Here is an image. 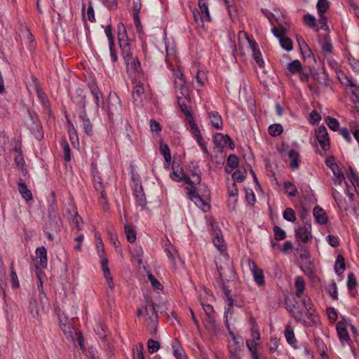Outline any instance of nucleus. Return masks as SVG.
<instances>
[{"mask_svg": "<svg viewBox=\"0 0 359 359\" xmlns=\"http://www.w3.org/2000/svg\"><path fill=\"white\" fill-rule=\"evenodd\" d=\"M216 264L224 292L225 301L228 304L224 315H226L229 312L232 313L231 309L233 306V299L231 296V290L225 284L227 282L233 281L236 278L233 262L227 254L221 253L217 258Z\"/></svg>", "mask_w": 359, "mask_h": 359, "instance_id": "1", "label": "nucleus"}, {"mask_svg": "<svg viewBox=\"0 0 359 359\" xmlns=\"http://www.w3.org/2000/svg\"><path fill=\"white\" fill-rule=\"evenodd\" d=\"M302 304L305 307L306 312L304 316V312L299 308V306H293L290 309L292 316L296 320L302 322L306 326L311 327L318 323L319 318L313 304L309 297H304L302 299Z\"/></svg>", "mask_w": 359, "mask_h": 359, "instance_id": "2", "label": "nucleus"}, {"mask_svg": "<svg viewBox=\"0 0 359 359\" xmlns=\"http://www.w3.org/2000/svg\"><path fill=\"white\" fill-rule=\"evenodd\" d=\"M145 325L151 334H155L157 330V315L154 304L151 299L146 298L144 304Z\"/></svg>", "mask_w": 359, "mask_h": 359, "instance_id": "3", "label": "nucleus"}, {"mask_svg": "<svg viewBox=\"0 0 359 359\" xmlns=\"http://www.w3.org/2000/svg\"><path fill=\"white\" fill-rule=\"evenodd\" d=\"M61 221L57 214L52 208L49 211L48 221L46 223L44 231L47 235V238L50 241L54 240V233H57L60 231Z\"/></svg>", "mask_w": 359, "mask_h": 359, "instance_id": "4", "label": "nucleus"}, {"mask_svg": "<svg viewBox=\"0 0 359 359\" xmlns=\"http://www.w3.org/2000/svg\"><path fill=\"white\" fill-rule=\"evenodd\" d=\"M231 339L228 341V351L229 359H241L243 342L240 336L230 332Z\"/></svg>", "mask_w": 359, "mask_h": 359, "instance_id": "5", "label": "nucleus"}, {"mask_svg": "<svg viewBox=\"0 0 359 359\" xmlns=\"http://www.w3.org/2000/svg\"><path fill=\"white\" fill-rule=\"evenodd\" d=\"M239 41H241L242 38L245 39L246 45L250 48L252 51V54L255 61L257 66L260 68H263L264 65V62L262 56V53L259 49L257 47V45L255 41L251 40L248 34L245 32H240L238 34Z\"/></svg>", "mask_w": 359, "mask_h": 359, "instance_id": "6", "label": "nucleus"}, {"mask_svg": "<svg viewBox=\"0 0 359 359\" xmlns=\"http://www.w3.org/2000/svg\"><path fill=\"white\" fill-rule=\"evenodd\" d=\"M348 327H350L352 332L355 333L356 328L347 320H340L336 325L337 334L343 346L350 345L351 338L348 332Z\"/></svg>", "mask_w": 359, "mask_h": 359, "instance_id": "7", "label": "nucleus"}, {"mask_svg": "<svg viewBox=\"0 0 359 359\" xmlns=\"http://www.w3.org/2000/svg\"><path fill=\"white\" fill-rule=\"evenodd\" d=\"M172 170H173L170 175V177L175 181L180 182L184 180L185 183L189 187H191L193 184H199L201 182V177L197 173H193L192 178L191 179L184 173L181 168H179L178 166L175 168L172 166Z\"/></svg>", "mask_w": 359, "mask_h": 359, "instance_id": "8", "label": "nucleus"}, {"mask_svg": "<svg viewBox=\"0 0 359 359\" xmlns=\"http://www.w3.org/2000/svg\"><path fill=\"white\" fill-rule=\"evenodd\" d=\"M271 32L273 35L278 39L279 43L283 49L287 51L292 50L293 45L292 40L286 36V29L285 27L283 26L280 27H273Z\"/></svg>", "mask_w": 359, "mask_h": 359, "instance_id": "9", "label": "nucleus"}, {"mask_svg": "<svg viewBox=\"0 0 359 359\" xmlns=\"http://www.w3.org/2000/svg\"><path fill=\"white\" fill-rule=\"evenodd\" d=\"M195 185L196 184H193L191 187H187L188 196L197 207L200 208L203 211H206L210 208L208 203L196 193Z\"/></svg>", "mask_w": 359, "mask_h": 359, "instance_id": "10", "label": "nucleus"}, {"mask_svg": "<svg viewBox=\"0 0 359 359\" xmlns=\"http://www.w3.org/2000/svg\"><path fill=\"white\" fill-rule=\"evenodd\" d=\"M133 83L132 96L133 102L137 105H142L143 104L144 100V89L143 84L140 81H137L136 79H134Z\"/></svg>", "mask_w": 359, "mask_h": 359, "instance_id": "11", "label": "nucleus"}, {"mask_svg": "<svg viewBox=\"0 0 359 359\" xmlns=\"http://www.w3.org/2000/svg\"><path fill=\"white\" fill-rule=\"evenodd\" d=\"M248 265L253 276L254 280L259 286L265 283L264 276L262 269L257 268L256 264L250 259L247 260Z\"/></svg>", "mask_w": 359, "mask_h": 359, "instance_id": "12", "label": "nucleus"}, {"mask_svg": "<svg viewBox=\"0 0 359 359\" xmlns=\"http://www.w3.org/2000/svg\"><path fill=\"white\" fill-rule=\"evenodd\" d=\"M295 236L297 240H301L304 243H307L311 238V225L306 223L303 226L295 229Z\"/></svg>", "mask_w": 359, "mask_h": 359, "instance_id": "13", "label": "nucleus"}, {"mask_svg": "<svg viewBox=\"0 0 359 359\" xmlns=\"http://www.w3.org/2000/svg\"><path fill=\"white\" fill-rule=\"evenodd\" d=\"M316 138L321 148L327 151L330 149V139L328 133L325 126H320L316 130Z\"/></svg>", "mask_w": 359, "mask_h": 359, "instance_id": "14", "label": "nucleus"}, {"mask_svg": "<svg viewBox=\"0 0 359 359\" xmlns=\"http://www.w3.org/2000/svg\"><path fill=\"white\" fill-rule=\"evenodd\" d=\"M177 89V98L186 100L188 102H191V97L189 93L188 88L186 86V81L182 77L180 79V82H175Z\"/></svg>", "mask_w": 359, "mask_h": 359, "instance_id": "15", "label": "nucleus"}, {"mask_svg": "<svg viewBox=\"0 0 359 359\" xmlns=\"http://www.w3.org/2000/svg\"><path fill=\"white\" fill-rule=\"evenodd\" d=\"M212 142L217 147L223 148L224 147H230L231 149L233 146L232 140L228 135L222 133H217L212 137Z\"/></svg>", "mask_w": 359, "mask_h": 359, "instance_id": "16", "label": "nucleus"}, {"mask_svg": "<svg viewBox=\"0 0 359 359\" xmlns=\"http://www.w3.org/2000/svg\"><path fill=\"white\" fill-rule=\"evenodd\" d=\"M125 63L130 75L134 74L135 77H139L142 74L140 62L137 57H133L131 60L125 62Z\"/></svg>", "mask_w": 359, "mask_h": 359, "instance_id": "17", "label": "nucleus"}, {"mask_svg": "<svg viewBox=\"0 0 359 359\" xmlns=\"http://www.w3.org/2000/svg\"><path fill=\"white\" fill-rule=\"evenodd\" d=\"M201 303L205 314L207 315V318L205 319V323H208L212 327H215V322L213 316L214 309L212 306L210 304L205 303L202 300H201Z\"/></svg>", "mask_w": 359, "mask_h": 359, "instance_id": "18", "label": "nucleus"}, {"mask_svg": "<svg viewBox=\"0 0 359 359\" xmlns=\"http://www.w3.org/2000/svg\"><path fill=\"white\" fill-rule=\"evenodd\" d=\"M228 194L230 197V200L229 201V206L230 208L233 210L236 207V204L237 202V196H238V189L236 183L233 182L231 185L228 186Z\"/></svg>", "mask_w": 359, "mask_h": 359, "instance_id": "19", "label": "nucleus"}, {"mask_svg": "<svg viewBox=\"0 0 359 359\" xmlns=\"http://www.w3.org/2000/svg\"><path fill=\"white\" fill-rule=\"evenodd\" d=\"M188 124L189 126L190 132L193 136V137L196 140L197 142H201L203 140V137L201 135V131L197 126L194 117L189 116V121H187Z\"/></svg>", "mask_w": 359, "mask_h": 359, "instance_id": "20", "label": "nucleus"}, {"mask_svg": "<svg viewBox=\"0 0 359 359\" xmlns=\"http://www.w3.org/2000/svg\"><path fill=\"white\" fill-rule=\"evenodd\" d=\"M212 243L217 249L221 252V253H224L226 250V245L224 244L223 237L221 235V231L219 230L214 231Z\"/></svg>", "mask_w": 359, "mask_h": 359, "instance_id": "21", "label": "nucleus"}, {"mask_svg": "<svg viewBox=\"0 0 359 359\" xmlns=\"http://www.w3.org/2000/svg\"><path fill=\"white\" fill-rule=\"evenodd\" d=\"M208 119L212 127L217 130L222 128V119L217 111H211L208 113Z\"/></svg>", "mask_w": 359, "mask_h": 359, "instance_id": "22", "label": "nucleus"}, {"mask_svg": "<svg viewBox=\"0 0 359 359\" xmlns=\"http://www.w3.org/2000/svg\"><path fill=\"white\" fill-rule=\"evenodd\" d=\"M60 326L67 339L74 340V328L71 326L67 319L63 322L60 316Z\"/></svg>", "mask_w": 359, "mask_h": 359, "instance_id": "23", "label": "nucleus"}, {"mask_svg": "<svg viewBox=\"0 0 359 359\" xmlns=\"http://www.w3.org/2000/svg\"><path fill=\"white\" fill-rule=\"evenodd\" d=\"M117 37L119 46L130 43L126 27L123 23H118L117 25Z\"/></svg>", "mask_w": 359, "mask_h": 359, "instance_id": "24", "label": "nucleus"}, {"mask_svg": "<svg viewBox=\"0 0 359 359\" xmlns=\"http://www.w3.org/2000/svg\"><path fill=\"white\" fill-rule=\"evenodd\" d=\"M313 216L316 219V221L320 224H325L328 221V217L321 208L316 206L313 209Z\"/></svg>", "mask_w": 359, "mask_h": 359, "instance_id": "25", "label": "nucleus"}, {"mask_svg": "<svg viewBox=\"0 0 359 359\" xmlns=\"http://www.w3.org/2000/svg\"><path fill=\"white\" fill-rule=\"evenodd\" d=\"M36 257L39 259V264L41 267L46 268L48 264L47 250L45 247L37 248L35 251Z\"/></svg>", "mask_w": 359, "mask_h": 359, "instance_id": "26", "label": "nucleus"}, {"mask_svg": "<svg viewBox=\"0 0 359 359\" xmlns=\"http://www.w3.org/2000/svg\"><path fill=\"white\" fill-rule=\"evenodd\" d=\"M121 103L118 98L111 99L108 105V111L110 116L119 114L121 111Z\"/></svg>", "mask_w": 359, "mask_h": 359, "instance_id": "27", "label": "nucleus"}, {"mask_svg": "<svg viewBox=\"0 0 359 359\" xmlns=\"http://www.w3.org/2000/svg\"><path fill=\"white\" fill-rule=\"evenodd\" d=\"M18 190L25 201H29L32 200L33 196L31 191L27 188V184L22 180L18 182Z\"/></svg>", "mask_w": 359, "mask_h": 359, "instance_id": "28", "label": "nucleus"}, {"mask_svg": "<svg viewBox=\"0 0 359 359\" xmlns=\"http://www.w3.org/2000/svg\"><path fill=\"white\" fill-rule=\"evenodd\" d=\"M332 196L335 201V202L337 203V205L339 208L341 210H347L349 208V205L347 202L344 201L341 198V194L337 191V190L333 189L332 190Z\"/></svg>", "mask_w": 359, "mask_h": 359, "instance_id": "29", "label": "nucleus"}, {"mask_svg": "<svg viewBox=\"0 0 359 359\" xmlns=\"http://www.w3.org/2000/svg\"><path fill=\"white\" fill-rule=\"evenodd\" d=\"M91 94L93 95L95 102L97 107H100L103 104V97L96 84L92 83L90 86Z\"/></svg>", "mask_w": 359, "mask_h": 359, "instance_id": "30", "label": "nucleus"}, {"mask_svg": "<svg viewBox=\"0 0 359 359\" xmlns=\"http://www.w3.org/2000/svg\"><path fill=\"white\" fill-rule=\"evenodd\" d=\"M120 48L121 50V55L125 62H128L131 60L133 57V53L131 50V43H126L120 45Z\"/></svg>", "mask_w": 359, "mask_h": 359, "instance_id": "31", "label": "nucleus"}, {"mask_svg": "<svg viewBox=\"0 0 359 359\" xmlns=\"http://www.w3.org/2000/svg\"><path fill=\"white\" fill-rule=\"evenodd\" d=\"M322 50L327 53L332 54L333 46L329 36H325L319 41Z\"/></svg>", "mask_w": 359, "mask_h": 359, "instance_id": "32", "label": "nucleus"}, {"mask_svg": "<svg viewBox=\"0 0 359 359\" xmlns=\"http://www.w3.org/2000/svg\"><path fill=\"white\" fill-rule=\"evenodd\" d=\"M294 287L296 289L295 295L297 297H301L304 289H305V281L303 277L297 276L294 280Z\"/></svg>", "mask_w": 359, "mask_h": 359, "instance_id": "33", "label": "nucleus"}, {"mask_svg": "<svg viewBox=\"0 0 359 359\" xmlns=\"http://www.w3.org/2000/svg\"><path fill=\"white\" fill-rule=\"evenodd\" d=\"M288 156L290 160V167L292 169H297L299 167V154L297 151L292 149L288 152Z\"/></svg>", "mask_w": 359, "mask_h": 359, "instance_id": "34", "label": "nucleus"}, {"mask_svg": "<svg viewBox=\"0 0 359 359\" xmlns=\"http://www.w3.org/2000/svg\"><path fill=\"white\" fill-rule=\"evenodd\" d=\"M198 7L200 9L199 12L201 14L202 18H205L206 21H210V16L207 4V0H198Z\"/></svg>", "mask_w": 359, "mask_h": 359, "instance_id": "35", "label": "nucleus"}, {"mask_svg": "<svg viewBox=\"0 0 359 359\" xmlns=\"http://www.w3.org/2000/svg\"><path fill=\"white\" fill-rule=\"evenodd\" d=\"M159 150L161 154L165 158V166L168 168L171 161V154L168 146L166 144H163V142H161L160 144Z\"/></svg>", "mask_w": 359, "mask_h": 359, "instance_id": "36", "label": "nucleus"}, {"mask_svg": "<svg viewBox=\"0 0 359 359\" xmlns=\"http://www.w3.org/2000/svg\"><path fill=\"white\" fill-rule=\"evenodd\" d=\"M338 79L340 83L346 88V90L350 88L355 83V81L348 77L346 74L341 72L338 74Z\"/></svg>", "mask_w": 359, "mask_h": 359, "instance_id": "37", "label": "nucleus"}, {"mask_svg": "<svg viewBox=\"0 0 359 359\" xmlns=\"http://www.w3.org/2000/svg\"><path fill=\"white\" fill-rule=\"evenodd\" d=\"M81 118L83 121V128L84 129L85 133L88 136H92L93 134V125L90 123L89 118L86 117L85 112L81 115Z\"/></svg>", "mask_w": 359, "mask_h": 359, "instance_id": "38", "label": "nucleus"}, {"mask_svg": "<svg viewBox=\"0 0 359 359\" xmlns=\"http://www.w3.org/2000/svg\"><path fill=\"white\" fill-rule=\"evenodd\" d=\"M346 92L351 95L350 98L353 103H359V86L356 83L347 89Z\"/></svg>", "mask_w": 359, "mask_h": 359, "instance_id": "39", "label": "nucleus"}, {"mask_svg": "<svg viewBox=\"0 0 359 359\" xmlns=\"http://www.w3.org/2000/svg\"><path fill=\"white\" fill-rule=\"evenodd\" d=\"M124 229L127 240L130 243H134L136 241V232L135 229L129 224H125Z\"/></svg>", "mask_w": 359, "mask_h": 359, "instance_id": "40", "label": "nucleus"}, {"mask_svg": "<svg viewBox=\"0 0 359 359\" xmlns=\"http://www.w3.org/2000/svg\"><path fill=\"white\" fill-rule=\"evenodd\" d=\"M345 269V261L341 255H339L337 257L334 264L335 272L338 274L342 273Z\"/></svg>", "mask_w": 359, "mask_h": 359, "instance_id": "41", "label": "nucleus"}, {"mask_svg": "<svg viewBox=\"0 0 359 359\" xmlns=\"http://www.w3.org/2000/svg\"><path fill=\"white\" fill-rule=\"evenodd\" d=\"M246 346L251 353V357L252 359H260V357L257 352V349L260 346V344H255L254 342L246 341Z\"/></svg>", "mask_w": 359, "mask_h": 359, "instance_id": "42", "label": "nucleus"}, {"mask_svg": "<svg viewBox=\"0 0 359 359\" xmlns=\"http://www.w3.org/2000/svg\"><path fill=\"white\" fill-rule=\"evenodd\" d=\"M84 11H85V7H84V6H83V8H82L83 17L86 18L87 16L88 20H90L91 22H95V12H94L93 5L90 2H89L88 6V8L86 11V14L85 13Z\"/></svg>", "mask_w": 359, "mask_h": 359, "instance_id": "43", "label": "nucleus"}, {"mask_svg": "<svg viewBox=\"0 0 359 359\" xmlns=\"http://www.w3.org/2000/svg\"><path fill=\"white\" fill-rule=\"evenodd\" d=\"M186 102L187 101L184 99H181L180 97L177 99V102L182 111L185 114L187 121H189V116H192V115L190 110L187 107Z\"/></svg>", "mask_w": 359, "mask_h": 359, "instance_id": "44", "label": "nucleus"}, {"mask_svg": "<svg viewBox=\"0 0 359 359\" xmlns=\"http://www.w3.org/2000/svg\"><path fill=\"white\" fill-rule=\"evenodd\" d=\"M60 144L64 153V159L66 161H69L71 160V150L67 141L62 140Z\"/></svg>", "mask_w": 359, "mask_h": 359, "instance_id": "45", "label": "nucleus"}, {"mask_svg": "<svg viewBox=\"0 0 359 359\" xmlns=\"http://www.w3.org/2000/svg\"><path fill=\"white\" fill-rule=\"evenodd\" d=\"M71 210H69L70 217H72L74 222L76 224L78 230H81V226L79 225L80 222L81 221V218L78 216L76 209L74 205H71Z\"/></svg>", "mask_w": 359, "mask_h": 359, "instance_id": "46", "label": "nucleus"}, {"mask_svg": "<svg viewBox=\"0 0 359 359\" xmlns=\"http://www.w3.org/2000/svg\"><path fill=\"white\" fill-rule=\"evenodd\" d=\"M37 96L43 104V107L50 111V104L49 102L46 99V96L45 93L42 91V90L39 88H36Z\"/></svg>", "mask_w": 359, "mask_h": 359, "instance_id": "47", "label": "nucleus"}, {"mask_svg": "<svg viewBox=\"0 0 359 359\" xmlns=\"http://www.w3.org/2000/svg\"><path fill=\"white\" fill-rule=\"evenodd\" d=\"M260 339V334L259 328L257 325H253L251 329V339H248L246 341L254 342L255 344H259L257 341Z\"/></svg>", "mask_w": 359, "mask_h": 359, "instance_id": "48", "label": "nucleus"}, {"mask_svg": "<svg viewBox=\"0 0 359 359\" xmlns=\"http://www.w3.org/2000/svg\"><path fill=\"white\" fill-rule=\"evenodd\" d=\"M283 130V127L280 124H272L268 128L269 133L274 137L280 135Z\"/></svg>", "mask_w": 359, "mask_h": 359, "instance_id": "49", "label": "nucleus"}, {"mask_svg": "<svg viewBox=\"0 0 359 359\" xmlns=\"http://www.w3.org/2000/svg\"><path fill=\"white\" fill-rule=\"evenodd\" d=\"M288 70L291 74L299 72L302 69V64L299 60H294L288 64Z\"/></svg>", "mask_w": 359, "mask_h": 359, "instance_id": "50", "label": "nucleus"}, {"mask_svg": "<svg viewBox=\"0 0 359 359\" xmlns=\"http://www.w3.org/2000/svg\"><path fill=\"white\" fill-rule=\"evenodd\" d=\"M325 120L326 124L331 130H332L333 131H337L339 130V123L336 118L327 116L325 118Z\"/></svg>", "mask_w": 359, "mask_h": 359, "instance_id": "51", "label": "nucleus"}, {"mask_svg": "<svg viewBox=\"0 0 359 359\" xmlns=\"http://www.w3.org/2000/svg\"><path fill=\"white\" fill-rule=\"evenodd\" d=\"M283 217L285 220L291 222H294L297 219L294 211L290 208H287L285 210Z\"/></svg>", "mask_w": 359, "mask_h": 359, "instance_id": "52", "label": "nucleus"}, {"mask_svg": "<svg viewBox=\"0 0 359 359\" xmlns=\"http://www.w3.org/2000/svg\"><path fill=\"white\" fill-rule=\"evenodd\" d=\"M193 15L194 18V21L196 24V26L198 27L203 28L204 27V22L206 21V20L203 18H202L201 14L198 11H193Z\"/></svg>", "mask_w": 359, "mask_h": 359, "instance_id": "53", "label": "nucleus"}, {"mask_svg": "<svg viewBox=\"0 0 359 359\" xmlns=\"http://www.w3.org/2000/svg\"><path fill=\"white\" fill-rule=\"evenodd\" d=\"M273 233L275 239L277 241L284 240L286 237V233L283 229L278 226H273Z\"/></svg>", "mask_w": 359, "mask_h": 359, "instance_id": "54", "label": "nucleus"}, {"mask_svg": "<svg viewBox=\"0 0 359 359\" xmlns=\"http://www.w3.org/2000/svg\"><path fill=\"white\" fill-rule=\"evenodd\" d=\"M285 337L287 339V341L290 344H293L296 342V339L294 337V334L293 330L289 327L287 326L285 330Z\"/></svg>", "mask_w": 359, "mask_h": 359, "instance_id": "55", "label": "nucleus"}, {"mask_svg": "<svg viewBox=\"0 0 359 359\" xmlns=\"http://www.w3.org/2000/svg\"><path fill=\"white\" fill-rule=\"evenodd\" d=\"M132 255L133 257L137 259L138 263L141 264L142 261V256H143V250L142 248L139 245H135L133 248L132 250Z\"/></svg>", "mask_w": 359, "mask_h": 359, "instance_id": "56", "label": "nucleus"}, {"mask_svg": "<svg viewBox=\"0 0 359 359\" xmlns=\"http://www.w3.org/2000/svg\"><path fill=\"white\" fill-rule=\"evenodd\" d=\"M284 189L290 196H295L297 195V189L291 182H285L284 184Z\"/></svg>", "mask_w": 359, "mask_h": 359, "instance_id": "57", "label": "nucleus"}, {"mask_svg": "<svg viewBox=\"0 0 359 359\" xmlns=\"http://www.w3.org/2000/svg\"><path fill=\"white\" fill-rule=\"evenodd\" d=\"M29 309L30 313L32 314V316L34 318H36L39 316V309L37 301L36 299H32L29 302Z\"/></svg>", "mask_w": 359, "mask_h": 359, "instance_id": "58", "label": "nucleus"}, {"mask_svg": "<svg viewBox=\"0 0 359 359\" xmlns=\"http://www.w3.org/2000/svg\"><path fill=\"white\" fill-rule=\"evenodd\" d=\"M147 348L148 351L150 353H154L156 352L160 348V344L158 341L153 340V339H149L147 341Z\"/></svg>", "mask_w": 359, "mask_h": 359, "instance_id": "59", "label": "nucleus"}, {"mask_svg": "<svg viewBox=\"0 0 359 359\" xmlns=\"http://www.w3.org/2000/svg\"><path fill=\"white\" fill-rule=\"evenodd\" d=\"M316 6L318 13L324 14L329 8V2L327 0H318Z\"/></svg>", "mask_w": 359, "mask_h": 359, "instance_id": "60", "label": "nucleus"}, {"mask_svg": "<svg viewBox=\"0 0 359 359\" xmlns=\"http://www.w3.org/2000/svg\"><path fill=\"white\" fill-rule=\"evenodd\" d=\"M174 348V355L176 359H187V355L183 348L176 346H172Z\"/></svg>", "mask_w": 359, "mask_h": 359, "instance_id": "61", "label": "nucleus"}, {"mask_svg": "<svg viewBox=\"0 0 359 359\" xmlns=\"http://www.w3.org/2000/svg\"><path fill=\"white\" fill-rule=\"evenodd\" d=\"M102 1L109 10H116L118 8V0H102Z\"/></svg>", "mask_w": 359, "mask_h": 359, "instance_id": "62", "label": "nucleus"}, {"mask_svg": "<svg viewBox=\"0 0 359 359\" xmlns=\"http://www.w3.org/2000/svg\"><path fill=\"white\" fill-rule=\"evenodd\" d=\"M304 22L310 27L314 28L316 26V18L311 14H306L304 15Z\"/></svg>", "mask_w": 359, "mask_h": 359, "instance_id": "63", "label": "nucleus"}, {"mask_svg": "<svg viewBox=\"0 0 359 359\" xmlns=\"http://www.w3.org/2000/svg\"><path fill=\"white\" fill-rule=\"evenodd\" d=\"M350 173L348 175V179L351 181L353 187H355V184L359 183V177L358 176L353 172L351 168H349Z\"/></svg>", "mask_w": 359, "mask_h": 359, "instance_id": "64", "label": "nucleus"}]
</instances>
